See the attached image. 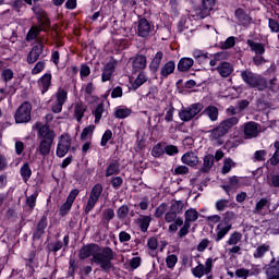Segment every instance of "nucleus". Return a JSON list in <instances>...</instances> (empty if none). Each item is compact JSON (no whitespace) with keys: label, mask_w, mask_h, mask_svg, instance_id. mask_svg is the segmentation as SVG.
Here are the masks:
<instances>
[{"label":"nucleus","mask_w":279,"mask_h":279,"mask_svg":"<svg viewBox=\"0 0 279 279\" xmlns=\"http://www.w3.org/2000/svg\"><path fill=\"white\" fill-rule=\"evenodd\" d=\"M92 257V263H95L96 265H100V269L108 274L111 271L112 262L114 260V251L110 246H105L101 250V246L99 244L89 243L84 244L80 251H78V258L80 260H86V258Z\"/></svg>","instance_id":"f257e3e1"},{"label":"nucleus","mask_w":279,"mask_h":279,"mask_svg":"<svg viewBox=\"0 0 279 279\" xmlns=\"http://www.w3.org/2000/svg\"><path fill=\"white\" fill-rule=\"evenodd\" d=\"M240 77L248 88H255L259 93H263V90H267L269 87V83L267 82V78L263 76L262 74L255 73L250 69L240 71Z\"/></svg>","instance_id":"f03ea898"},{"label":"nucleus","mask_w":279,"mask_h":279,"mask_svg":"<svg viewBox=\"0 0 279 279\" xmlns=\"http://www.w3.org/2000/svg\"><path fill=\"white\" fill-rule=\"evenodd\" d=\"M15 123H29L32 121V102L24 101L15 110L14 113Z\"/></svg>","instance_id":"7ed1b4c3"},{"label":"nucleus","mask_w":279,"mask_h":279,"mask_svg":"<svg viewBox=\"0 0 279 279\" xmlns=\"http://www.w3.org/2000/svg\"><path fill=\"white\" fill-rule=\"evenodd\" d=\"M217 260H219V257H209L205 260V265L198 263L196 267L192 268V275L194 276V278H204V276L213 274L214 263H217Z\"/></svg>","instance_id":"20e7f679"},{"label":"nucleus","mask_w":279,"mask_h":279,"mask_svg":"<svg viewBox=\"0 0 279 279\" xmlns=\"http://www.w3.org/2000/svg\"><path fill=\"white\" fill-rule=\"evenodd\" d=\"M49 227V220L47 218V211L39 218V220L34 223L32 240L40 241L43 236H45L47 232V228Z\"/></svg>","instance_id":"39448f33"},{"label":"nucleus","mask_w":279,"mask_h":279,"mask_svg":"<svg viewBox=\"0 0 279 279\" xmlns=\"http://www.w3.org/2000/svg\"><path fill=\"white\" fill-rule=\"evenodd\" d=\"M101 193H104V185H101V183H96L89 192V197L85 207V215H88V213L95 208L97 202H99V197H101Z\"/></svg>","instance_id":"423d86ee"},{"label":"nucleus","mask_w":279,"mask_h":279,"mask_svg":"<svg viewBox=\"0 0 279 279\" xmlns=\"http://www.w3.org/2000/svg\"><path fill=\"white\" fill-rule=\"evenodd\" d=\"M73 138L69 134H62L57 144L56 154L58 158H64L71 150Z\"/></svg>","instance_id":"0eeeda50"},{"label":"nucleus","mask_w":279,"mask_h":279,"mask_svg":"<svg viewBox=\"0 0 279 279\" xmlns=\"http://www.w3.org/2000/svg\"><path fill=\"white\" fill-rule=\"evenodd\" d=\"M32 12L35 14L37 19V27H41L44 32L47 27H51V20L49 19V15L47 14V11L40 8V5H33Z\"/></svg>","instance_id":"6e6552de"},{"label":"nucleus","mask_w":279,"mask_h":279,"mask_svg":"<svg viewBox=\"0 0 279 279\" xmlns=\"http://www.w3.org/2000/svg\"><path fill=\"white\" fill-rule=\"evenodd\" d=\"M36 250L29 251L26 257H24L25 268L27 270V277L32 278L34 274H36V269H38L40 263L38 262V257H36Z\"/></svg>","instance_id":"1a4fd4ad"},{"label":"nucleus","mask_w":279,"mask_h":279,"mask_svg":"<svg viewBox=\"0 0 279 279\" xmlns=\"http://www.w3.org/2000/svg\"><path fill=\"white\" fill-rule=\"evenodd\" d=\"M258 128H260V124H258V122H255V121H250V122L244 123L243 138H245L246 141L256 138L258 136V134H260V130H258Z\"/></svg>","instance_id":"9d476101"},{"label":"nucleus","mask_w":279,"mask_h":279,"mask_svg":"<svg viewBox=\"0 0 279 279\" xmlns=\"http://www.w3.org/2000/svg\"><path fill=\"white\" fill-rule=\"evenodd\" d=\"M151 32V23L146 17L138 16L136 34L140 38H147Z\"/></svg>","instance_id":"9b49d317"},{"label":"nucleus","mask_w":279,"mask_h":279,"mask_svg":"<svg viewBox=\"0 0 279 279\" xmlns=\"http://www.w3.org/2000/svg\"><path fill=\"white\" fill-rule=\"evenodd\" d=\"M133 73H138L140 71H145L147 69V56L135 54L131 59Z\"/></svg>","instance_id":"f8f14e48"},{"label":"nucleus","mask_w":279,"mask_h":279,"mask_svg":"<svg viewBox=\"0 0 279 279\" xmlns=\"http://www.w3.org/2000/svg\"><path fill=\"white\" fill-rule=\"evenodd\" d=\"M45 51V44L39 43L35 45L31 51L27 54L26 61L29 64H35V62H38L40 56H43V52Z\"/></svg>","instance_id":"ddd939ff"},{"label":"nucleus","mask_w":279,"mask_h":279,"mask_svg":"<svg viewBox=\"0 0 279 279\" xmlns=\"http://www.w3.org/2000/svg\"><path fill=\"white\" fill-rule=\"evenodd\" d=\"M71 241V238L69 236V234H65L63 236V242L58 240L56 242H50L47 244L46 250H48V252H52L53 254H58V252H60V250H62V247H69V243Z\"/></svg>","instance_id":"4468645a"},{"label":"nucleus","mask_w":279,"mask_h":279,"mask_svg":"<svg viewBox=\"0 0 279 279\" xmlns=\"http://www.w3.org/2000/svg\"><path fill=\"white\" fill-rule=\"evenodd\" d=\"M181 162L187 167H197L199 165V157H197L196 151L189 150L182 155Z\"/></svg>","instance_id":"2eb2a0df"},{"label":"nucleus","mask_w":279,"mask_h":279,"mask_svg":"<svg viewBox=\"0 0 279 279\" xmlns=\"http://www.w3.org/2000/svg\"><path fill=\"white\" fill-rule=\"evenodd\" d=\"M217 73H219L220 77H230L232 73H234V65L228 61H221L216 68Z\"/></svg>","instance_id":"dca6fc26"},{"label":"nucleus","mask_w":279,"mask_h":279,"mask_svg":"<svg viewBox=\"0 0 279 279\" xmlns=\"http://www.w3.org/2000/svg\"><path fill=\"white\" fill-rule=\"evenodd\" d=\"M234 17L236 19L238 22L241 23V25H243V27L252 25V16H250V14H247L245 9L243 8L235 9Z\"/></svg>","instance_id":"f3484780"},{"label":"nucleus","mask_w":279,"mask_h":279,"mask_svg":"<svg viewBox=\"0 0 279 279\" xmlns=\"http://www.w3.org/2000/svg\"><path fill=\"white\" fill-rule=\"evenodd\" d=\"M117 69V60L109 61L102 70L101 82H110L112 80V75L114 74V70Z\"/></svg>","instance_id":"a211bd4d"},{"label":"nucleus","mask_w":279,"mask_h":279,"mask_svg":"<svg viewBox=\"0 0 279 279\" xmlns=\"http://www.w3.org/2000/svg\"><path fill=\"white\" fill-rule=\"evenodd\" d=\"M38 138L40 141L53 143V141L56 140V132L51 130L50 126L44 125L38 131Z\"/></svg>","instance_id":"6ab92c4d"},{"label":"nucleus","mask_w":279,"mask_h":279,"mask_svg":"<svg viewBox=\"0 0 279 279\" xmlns=\"http://www.w3.org/2000/svg\"><path fill=\"white\" fill-rule=\"evenodd\" d=\"M175 73V61L170 60L166 62L160 69V80H168L169 75H173Z\"/></svg>","instance_id":"aec40b11"},{"label":"nucleus","mask_w":279,"mask_h":279,"mask_svg":"<svg viewBox=\"0 0 279 279\" xmlns=\"http://www.w3.org/2000/svg\"><path fill=\"white\" fill-rule=\"evenodd\" d=\"M119 173H121V162L119 161V159H113L111 162L108 163L105 171V177L111 178V175H119Z\"/></svg>","instance_id":"412c9836"},{"label":"nucleus","mask_w":279,"mask_h":279,"mask_svg":"<svg viewBox=\"0 0 279 279\" xmlns=\"http://www.w3.org/2000/svg\"><path fill=\"white\" fill-rule=\"evenodd\" d=\"M194 64L195 60L193 58L182 57L177 64V69L180 73H187Z\"/></svg>","instance_id":"4be33fe9"},{"label":"nucleus","mask_w":279,"mask_h":279,"mask_svg":"<svg viewBox=\"0 0 279 279\" xmlns=\"http://www.w3.org/2000/svg\"><path fill=\"white\" fill-rule=\"evenodd\" d=\"M230 230H232V225H223V222H220L216 227V232H217L215 236L216 243H219V241H222V239L226 238V235L228 234V232H230Z\"/></svg>","instance_id":"5701e85b"},{"label":"nucleus","mask_w":279,"mask_h":279,"mask_svg":"<svg viewBox=\"0 0 279 279\" xmlns=\"http://www.w3.org/2000/svg\"><path fill=\"white\" fill-rule=\"evenodd\" d=\"M209 138L210 141H215L216 145L220 147V145H223V136H226V132L221 130L219 126H216L214 130H210Z\"/></svg>","instance_id":"b1692460"},{"label":"nucleus","mask_w":279,"mask_h":279,"mask_svg":"<svg viewBox=\"0 0 279 279\" xmlns=\"http://www.w3.org/2000/svg\"><path fill=\"white\" fill-rule=\"evenodd\" d=\"M235 125H239V117H230L225 119L219 123L218 126L228 134L232 128H235Z\"/></svg>","instance_id":"393cba45"},{"label":"nucleus","mask_w":279,"mask_h":279,"mask_svg":"<svg viewBox=\"0 0 279 279\" xmlns=\"http://www.w3.org/2000/svg\"><path fill=\"white\" fill-rule=\"evenodd\" d=\"M162 58H165V52L157 51L151 62L149 63V71L151 73H158V70L160 69V64L162 62Z\"/></svg>","instance_id":"a878e982"},{"label":"nucleus","mask_w":279,"mask_h":279,"mask_svg":"<svg viewBox=\"0 0 279 279\" xmlns=\"http://www.w3.org/2000/svg\"><path fill=\"white\" fill-rule=\"evenodd\" d=\"M193 58L195 59L197 64L202 66L204 64H208V60H210V53L197 49L193 51Z\"/></svg>","instance_id":"bb28decb"},{"label":"nucleus","mask_w":279,"mask_h":279,"mask_svg":"<svg viewBox=\"0 0 279 279\" xmlns=\"http://www.w3.org/2000/svg\"><path fill=\"white\" fill-rule=\"evenodd\" d=\"M258 274H260L258 268H252L251 270L246 268H238L235 270V278L247 279L250 276H258Z\"/></svg>","instance_id":"cd10ccee"},{"label":"nucleus","mask_w":279,"mask_h":279,"mask_svg":"<svg viewBox=\"0 0 279 279\" xmlns=\"http://www.w3.org/2000/svg\"><path fill=\"white\" fill-rule=\"evenodd\" d=\"M246 45L250 47L251 51L256 56H264L265 53V45L262 43H256L253 39H247Z\"/></svg>","instance_id":"c85d7f7f"},{"label":"nucleus","mask_w":279,"mask_h":279,"mask_svg":"<svg viewBox=\"0 0 279 279\" xmlns=\"http://www.w3.org/2000/svg\"><path fill=\"white\" fill-rule=\"evenodd\" d=\"M215 165V156L207 154L203 159V167L199 169L201 173H210V169Z\"/></svg>","instance_id":"c756f323"},{"label":"nucleus","mask_w":279,"mask_h":279,"mask_svg":"<svg viewBox=\"0 0 279 279\" xmlns=\"http://www.w3.org/2000/svg\"><path fill=\"white\" fill-rule=\"evenodd\" d=\"M204 114L211 121H217L219 119V109L216 106L209 105L202 111L201 117Z\"/></svg>","instance_id":"7c9ffc66"},{"label":"nucleus","mask_w":279,"mask_h":279,"mask_svg":"<svg viewBox=\"0 0 279 279\" xmlns=\"http://www.w3.org/2000/svg\"><path fill=\"white\" fill-rule=\"evenodd\" d=\"M112 219H114V209H112V208L104 209L102 217L100 220V223L104 226V228H108V226H110V221H112Z\"/></svg>","instance_id":"2f4dec72"},{"label":"nucleus","mask_w":279,"mask_h":279,"mask_svg":"<svg viewBox=\"0 0 279 279\" xmlns=\"http://www.w3.org/2000/svg\"><path fill=\"white\" fill-rule=\"evenodd\" d=\"M137 225L141 229V232H147V230H149V226L151 225V216L141 215L137 218Z\"/></svg>","instance_id":"473e14b6"},{"label":"nucleus","mask_w":279,"mask_h":279,"mask_svg":"<svg viewBox=\"0 0 279 279\" xmlns=\"http://www.w3.org/2000/svg\"><path fill=\"white\" fill-rule=\"evenodd\" d=\"M39 86H41V95H45L51 87V73H46L39 78Z\"/></svg>","instance_id":"72a5a7b5"},{"label":"nucleus","mask_w":279,"mask_h":279,"mask_svg":"<svg viewBox=\"0 0 279 279\" xmlns=\"http://www.w3.org/2000/svg\"><path fill=\"white\" fill-rule=\"evenodd\" d=\"M20 175L23 182L25 183L29 182L32 178V167H29V162L23 163V166L20 169Z\"/></svg>","instance_id":"f704fd0d"},{"label":"nucleus","mask_w":279,"mask_h":279,"mask_svg":"<svg viewBox=\"0 0 279 279\" xmlns=\"http://www.w3.org/2000/svg\"><path fill=\"white\" fill-rule=\"evenodd\" d=\"M40 32H45V29L36 25L32 26L26 35L27 43H32V40H36V38L40 36Z\"/></svg>","instance_id":"c9c22d12"},{"label":"nucleus","mask_w":279,"mask_h":279,"mask_svg":"<svg viewBox=\"0 0 279 279\" xmlns=\"http://www.w3.org/2000/svg\"><path fill=\"white\" fill-rule=\"evenodd\" d=\"M85 112L86 106H84L83 104H76L74 106V118L76 119L77 123H82Z\"/></svg>","instance_id":"e433bc0d"},{"label":"nucleus","mask_w":279,"mask_h":279,"mask_svg":"<svg viewBox=\"0 0 279 279\" xmlns=\"http://www.w3.org/2000/svg\"><path fill=\"white\" fill-rule=\"evenodd\" d=\"M51 145H53V142L40 141L38 147L40 156H49L51 154Z\"/></svg>","instance_id":"4c0bfd02"},{"label":"nucleus","mask_w":279,"mask_h":279,"mask_svg":"<svg viewBox=\"0 0 279 279\" xmlns=\"http://www.w3.org/2000/svg\"><path fill=\"white\" fill-rule=\"evenodd\" d=\"M217 0H202V14L208 15L210 11L215 8Z\"/></svg>","instance_id":"58836bf2"},{"label":"nucleus","mask_w":279,"mask_h":279,"mask_svg":"<svg viewBox=\"0 0 279 279\" xmlns=\"http://www.w3.org/2000/svg\"><path fill=\"white\" fill-rule=\"evenodd\" d=\"M130 114H132V109H130L128 107L116 108V111H114L116 119H128V117H130Z\"/></svg>","instance_id":"ea45409f"},{"label":"nucleus","mask_w":279,"mask_h":279,"mask_svg":"<svg viewBox=\"0 0 279 279\" xmlns=\"http://www.w3.org/2000/svg\"><path fill=\"white\" fill-rule=\"evenodd\" d=\"M151 156L154 158H160L165 156V142H159L151 149Z\"/></svg>","instance_id":"a19ab883"},{"label":"nucleus","mask_w":279,"mask_h":279,"mask_svg":"<svg viewBox=\"0 0 279 279\" xmlns=\"http://www.w3.org/2000/svg\"><path fill=\"white\" fill-rule=\"evenodd\" d=\"M194 118L195 116L193 114V111H191L190 107L182 109L179 112V119H181V121H184L185 123H187V121H193Z\"/></svg>","instance_id":"79ce46f5"},{"label":"nucleus","mask_w":279,"mask_h":279,"mask_svg":"<svg viewBox=\"0 0 279 279\" xmlns=\"http://www.w3.org/2000/svg\"><path fill=\"white\" fill-rule=\"evenodd\" d=\"M274 147H275V153L271 156V158L268 159L267 162H269L271 165V167H278L279 165V141H276L274 143Z\"/></svg>","instance_id":"37998d69"},{"label":"nucleus","mask_w":279,"mask_h":279,"mask_svg":"<svg viewBox=\"0 0 279 279\" xmlns=\"http://www.w3.org/2000/svg\"><path fill=\"white\" fill-rule=\"evenodd\" d=\"M104 102H99L95 110L92 111V114L95 117L94 123H99L101 121V117L104 116Z\"/></svg>","instance_id":"c03bdc74"},{"label":"nucleus","mask_w":279,"mask_h":279,"mask_svg":"<svg viewBox=\"0 0 279 279\" xmlns=\"http://www.w3.org/2000/svg\"><path fill=\"white\" fill-rule=\"evenodd\" d=\"M236 45V37L230 36L225 41H221L219 44V49L226 50V49H232Z\"/></svg>","instance_id":"a18cd8bd"},{"label":"nucleus","mask_w":279,"mask_h":279,"mask_svg":"<svg viewBox=\"0 0 279 279\" xmlns=\"http://www.w3.org/2000/svg\"><path fill=\"white\" fill-rule=\"evenodd\" d=\"M145 82H147V76L144 73H140L131 85L132 90H138V88H141L143 84H145Z\"/></svg>","instance_id":"49530a36"},{"label":"nucleus","mask_w":279,"mask_h":279,"mask_svg":"<svg viewBox=\"0 0 279 279\" xmlns=\"http://www.w3.org/2000/svg\"><path fill=\"white\" fill-rule=\"evenodd\" d=\"M241 239H243V234L239 231H235L229 236L227 245H239V243H241Z\"/></svg>","instance_id":"de8ad7c7"},{"label":"nucleus","mask_w":279,"mask_h":279,"mask_svg":"<svg viewBox=\"0 0 279 279\" xmlns=\"http://www.w3.org/2000/svg\"><path fill=\"white\" fill-rule=\"evenodd\" d=\"M269 206H271L269 199L263 197L256 203L254 213H263V209L269 208Z\"/></svg>","instance_id":"09e8293b"},{"label":"nucleus","mask_w":279,"mask_h":279,"mask_svg":"<svg viewBox=\"0 0 279 279\" xmlns=\"http://www.w3.org/2000/svg\"><path fill=\"white\" fill-rule=\"evenodd\" d=\"M37 199H38V192H35L31 196H26L25 205L28 207L31 213H32V210H34V208H36Z\"/></svg>","instance_id":"8fccbe9b"},{"label":"nucleus","mask_w":279,"mask_h":279,"mask_svg":"<svg viewBox=\"0 0 279 279\" xmlns=\"http://www.w3.org/2000/svg\"><path fill=\"white\" fill-rule=\"evenodd\" d=\"M1 80L4 82V84H8V82H12V80H14V71H12V69L10 68L2 70Z\"/></svg>","instance_id":"3c124183"},{"label":"nucleus","mask_w":279,"mask_h":279,"mask_svg":"<svg viewBox=\"0 0 279 279\" xmlns=\"http://www.w3.org/2000/svg\"><path fill=\"white\" fill-rule=\"evenodd\" d=\"M163 150L167 156H178V154H180V149L178 148V146L173 144H167V142H165Z\"/></svg>","instance_id":"603ef678"},{"label":"nucleus","mask_w":279,"mask_h":279,"mask_svg":"<svg viewBox=\"0 0 279 279\" xmlns=\"http://www.w3.org/2000/svg\"><path fill=\"white\" fill-rule=\"evenodd\" d=\"M268 251H269V245L262 244L257 246V248L253 253V256L254 258H263V256H265V254H267Z\"/></svg>","instance_id":"864d4df0"},{"label":"nucleus","mask_w":279,"mask_h":279,"mask_svg":"<svg viewBox=\"0 0 279 279\" xmlns=\"http://www.w3.org/2000/svg\"><path fill=\"white\" fill-rule=\"evenodd\" d=\"M232 167H236V163L232 161V158H226L223 160L221 173L226 175L229 171H232Z\"/></svg>","instance_id":"5fc2aeb1"},{"label":"nucleus","mask_w":279,"mask_h":279,"mask_svg":"<svg viewBox=\"0 0 279 279\" xmlns=\"http://www.w3.org/2000/svg\"><path fill=\"white\" fill-rule=\"evenodd\" d=\"M175 265H178V255L170 254L166 257V266L168 269L173 270L175 268Z\"/></svg>","instance_id":"6e6d98bb"},{"label":"nucleus","mask_w":279,"mask_h":279,"mask_svg":"<svg viewBox=\"0 0 279 279\" xmlns=\"http://www.w3.org/2000/svg\"><path fill=\"white\" fill-rule=\"evenodd\" d=\"M128 215H130V207L128 205H122L117 210V217L120 220L126 219Z\"/></svg>","instance_id":"4d7b16f0"},{"label":"nucleus","mask_w":279,"mask_h":279,"mask_svg":"<svg viewBox=\"0 0 279 279\" xmlns=\"http://www.w3.org/2000/svg\"><path fill=\"white\" fill-rule=\"evenodd\" d=\"M110 141H112V130L107 129L101 136L100 147H106V145H108V143H110Z\"/></svg>","instance_id":"13d9d810"},{"label":"nucleus","mask_w":279,"mask_h":279,"mask_svg":"<svg viewBox=\"0 0 279 279\" xmlns=\"http://www.w3.org/2000/svg\"><path fill=\"white\" fill-rule=\"evenodd\" d=\"M185 219L192 222L197 221V219H199V213L194 208H190L185 210Z\"/></svg>","instance_id":"bf43d9fd"},{"label":"nucleus","mask_w":279,"mask_h":279,"mask_svg":"<svg viewBox=\"0 0 279 279\" xmlns=\"http://www.w3.org/2000/svg\"><path fill=\"white\" fill-rule=\"evenodd\" d=\"M170 211L175 213L177 215L182 214V210H184V203L182 201H175L170 206Z\"/></svg>","instance_id":"052dcab7"},{"label":"nucleus","mask_w":279,"mask_h":279,"mask_svg":"<svg viewBox=\"0 0 279 279\" xmlns=\"http://www.w3.org/2000/svg\"><path fill=\"white\" fill-rule=\"evenodd\" d=\"M71 208H73V203H69V201H65L60 207L59 215L61 217H66L69 213H71Z\"/></svg>","instance_id":"680f3d73"},{"label":"nucleus","mask_w":279,"mask_h":279,"mask_svg":"<svg viewBox=\"0 0 279 279\" xmlns=\"http://www.w3.org/2000/svg\"><path fill=\"white\" fill-rule=\"evenodd\" d=\"M110 184L114 191H119L121 186H123V178L122 177H112L110 180Z\"/></svg>","instance_id":"e2e57ef3"},{"label":"nucleus","mask_w":279,"mask_h":279,"mask_svg":"<svg viewBox=\"0 0 279 279\" xmlns=\"http://www.w3.org/2000/svg\"><path fill=\"white\" fill-rule=\"evenodd\" d=\"M267 156V150L260 149L254 153L253 162H265V157Z\"/></svg>","instance_id":"0e129e2a"},{"label":"nucleus","mask_w":279,"mask_h":279,"mask_svg":"<svg viewBox=\"0 0 279 279\" xmlns=\"http://www.w3.org/2000/svg\"><path fill=\"white\" fill-rule=\"evenodd\" d=\"M189 108L192 111V114H194V117H197V114H199V112H202V110H204V104L195 102V104L190 105Z\"/></svg>","instance_id":"69168bd1"},{"label":"nucleus","mask_w":279,"mask_h":279,"mask_svg":"<svg viewBox=\"0 0 279 279\" xmlns=\"http://www.w3.org/2000/svg\"><path fill=\"white\" fill-rule=\"evenodd\" d=\"M190 169L186 166H177L172 171V175H186Z\"/></svg>","instance_id":"338daca9"},{"label":"nucleus","mask_w":279,"mask_h":279,"mask_svg":"<svg viewBox=\"0 0 279 279\" xmlns=\"http://www.w3.org/2000/svg\"><path fill=\"white\" fill-rule=\"evenodd\" d=\"M266 275L268 279H279V270H277L276 268L266 267Z\"/></svg>","instance_id":"774afa93"}]
</instances>
